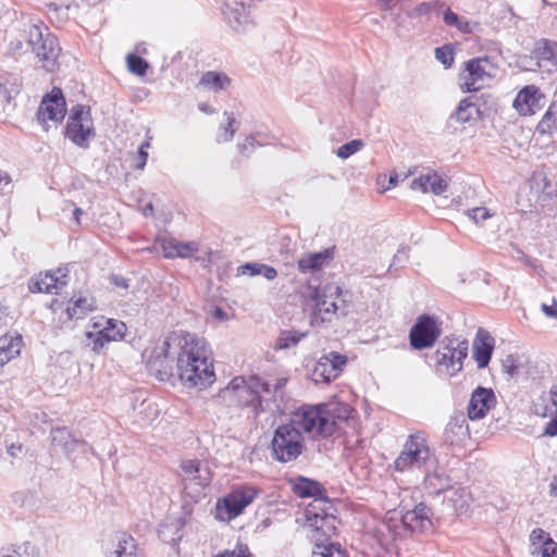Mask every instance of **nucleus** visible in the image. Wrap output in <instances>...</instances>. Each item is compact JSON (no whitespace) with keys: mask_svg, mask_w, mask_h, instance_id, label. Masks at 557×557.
I'll list each match as a JSON object with an SVG mask.
<instances>
[{"mask_svg":"<svg viewBox=\"0 0 557 557\" xmlns=\"http://www.w3.org/2000/svg\"><path fill=\"white\" fill-rule=\"evenodd\" d=\"M313 373L317 377H320L324 382H331L339 375L338 371L334 368V366H332V362L324 356L320 358Z\"/></svg>","mask_w":557,"mask_h":557,"instance_id":"obj_35","label":"nucleus"},{"mask_svg":"<svg viewBox=\"0 0 557 557\" xmlns=\"http://www.w3.org/2000/svg\"><path fill=\"white\" fill-rule=\"evenodd\" d=\"M499 66L492 57H478L462 63L459 73L460 88L465 92L479 91L488 87L498 74Z\"/></svg>","mask_w":557,"mask_h":557,"instance_id":"obj_6","label":"nucleus"},{"mask_svg":"<svg viewBox=\"0 0 557 557\" xmlns=\"http://www.w3.org/2000/svg\"><path fill=\"white\" fill-rule=\"evenodd\" d=\"M544 435L549 437L557 436V413L545 425Z\"/></svg>","mask_w":557,"mask_h":557,"instance_id":"obj_54","label":"nucleus"},{"mask_svg":"<svg viewBox=\"0 0 557 557\" xmlns=\"http://www.w3.org/2000/svg\"><path fill=\"white\" fill-rule=\"evenodd\" d=\"M332 259L333 252L330 249H325L320 252L308 253L298 260V269L304 273L309 271H318L330 263Z\"/></svg>","mask_w":557,"mask_h":557,"instance_id":"obj_29","label":"nucleus"},{"mask_svg":"<svg viewBox=\"0 0 557 557\" xmlns=\"http://www.w3.org/2000/svg\"><path fill=\"white\" fill-rule=\"evenodd\" d=\"M112 282L115 286L117 287H121V288H128V282L126 278L122 277V276H113L112 277Z\"/></svg>","mask_w":557,"mask_h":557,"instance_id":"obj_58","label":"nucleus"},{"mask_svg":"<svg viewBox=\"0 0 557 557\" xmlns=\"http://www.w3.org/2000/svg\"><path fill=\"white\" fill-rule=\"evenodd\" d=\"M324 357L332 362V366H334V368L338 371V374H341L343 367L347 362L346 356L339 355L337 352H331L330 355Z\"/></svg>","mask_w":557,"mask_h":557,"instance_id":"obj_51","label":"nucleus"},{"mask_svg":"<svg viewBox=\"0 0 557 557\" xmlns=\"http://www.w3.org/2000/svg\"><path fill=\"white\" fill-rule=\"evenodd\" d=\"M269 385L257 375L248 377L238 375L220 388L215 395L218 399L234 408H251L258 416L262 409V394L268 393Z\"/></svg>","mask_w":557,"mask_h":557,"instance_id":"obj_3","label":"nucleus"},{"mask_svg":"<svg viewBox=\"0 0 557 557\" xmlns=\"http://www.w3.org/2000/svg\"><path fill=\"white\" fill-rule=\"evenodd\" d=\"M64 134L78 147H88L89 138L94 135V123L88 107L77 104L71 109Z\"/></svg>","mask_w":557,"mask_h":557,"instance_id":"obj_12","label":"nucleus"},{"mask_svg":"<svg viewBox=\"0 0 557 557\" xmlns=\"http://www.w3.org/2000/svg\"><path fill=\"white\" fill-rule=\"evenodd\" d=\"M467 356V341H448L447 344L440 347L435 352V370L442 375L454 376L462 370L463 360Z\"/></svg>","mask_w":557,"mask_h":557,"instance_id":"obj_11","label":"nucleus"},{"mask_svg":"<svg viewBox=\"0 0 557 557\" xmlns=\"http://www.w3.org/2000/svg\"><path fill=\"white\" fill-rule=\"evenodd\" d=\"M212 557H255L248 545L237 542L233 549H224Z\"/></svg>","mask_w":557,"mask_h":557,"instance_id":"obj_42","label":"nucleus"},{"mask_svg":"<svg viewBox=\"0 0 557 557\" xmlns=\"http://www.w3.org/2000/svg\"><path fill=\"white\" fill-rule=\"evenodd\" d=\"M549 493L553 497L557 498V474L553 478L549 483Z\"/></svg>","mask_w":557,"mask_h":557,"instance_id":"obj_60","label":"nucleus"},{"mask_svg":"<svg viewBox=\"0 0 557 557\" xmlns=\"http://www.w3.org/2000/svg\"><path fill=\"white\" fill-rule=\"evenodd\" d=\"M541 309L546 317L557 320V300L555 298H553L550 305L542 304Z\"/></svg>","mask_w":557,"mask_h":557,"instance_id":"obj_53","label":"nucleus"},{"mask_svg":"<svg viewBox=\"0 0 557 557\" xmlns=\"http://www.w3.org/2000/svg\"><path fill=\"white\" fill-rule=\"evenodd\" d=\"M495 405L496 397L493 389L479 386L471 394L467 409L468 418L470 420H480L484 418Z\"/></svg>","mask_w":557,"mask_h":557,"instance_id":"obj_19","label":"nucleus"},{"mask_svg":"<svg viewBox=\"0 0 557 557\" xmlns=\"http://www.w3.org/2000/svg\"><path fill=\"white\" fill-rule=\"evenodd\" d=\"M141 359L160 382L177 379L188 389L203 391L216 380L210 344L189 331H172L163 339L151 341Z\"/></svg>","mask_w":557,"mask_h":557,"instance_id":"obj_1","label":"nucleus"},{"mask_svg":"<svg viewBox=\"0 0 557 557\" xmlns=\"http://www.w3.org/2000/svg\"><path fill=\"white\" fill-rule=\"evenodd\" d=\"M82 214H83V211H82V209H81V208H75V209H74V211H73V216H74V219H75V221H76V223H77V224H79V223H81V216H82Z\"/></svg>","mask_w":557,"mask_h":557,"instance_id":"obj_61","label":"nucleus"},{"mask_svg":"<svg viewBox=\"0 0 557 557\" xmlns=\"http://www.w3.org/2000/svg\"><path fill=\"white\" fill-rule=\"evenodd\" d=\"M408 534H422L433 529V511L430 506L421 502L412 509L406 510Z\"/></svg>","mask_w":557,"mask_h":557,"instance_id":"obj_18","label":"nucleus"},{"mask_svg":"<svg viewBox=\"0 0 557 557\" xmlns=\"http://www.w3.org/2000/svg\"><path fill=\"white\" fill-rule=\"evenodd\" d=\"M261 274L269 281L274 280L277 276V271L270 265L263 264L261 267Z\"/></svg>","mask_w":557,"mask_h":557,"instance_id":"obj_55","label":"nucleus"},{"mask_svg":"<svg viewBox=\"0 0 557 557\" xmlns=\"http://www.w3.org/2000/svg\"><path fill=\"white\" fill-rule=\"evenodd\" d=\"M200 85L209 90L220 91L231 85V78L224 73L208 71L201 76Z\"/></svg>","mask_w":557,"mask_h":557,"instance_id":"obj_33","label":"nucleus"},{"mask_svg":"<svg viewBox=\"0 0 557 557\" xmlns=\"http://www.w3.org/2000/svg\"><path fill=\"white\" fill-rule=\"evenodd\" d=\"M261 267L262 263L258 262H249L244 265H242L239 269L242 270V273H248L249 275H259L261 274Z\"/></svg>","mask_w":557,"mask_h":557,"instance_id":"obj_52","label":"nucleus"},{"mask_svg":"<svg viewBox=\"0 0 557 557\" xmlns=\"http://www.w3.org/2000/svg\"><path fill=\"white\" fill-rule=\"evenodd\" d=\"M534 412L537 414V416H541V417H546L547 416V409L544 408L543 410H539L536 407L534 408Z\"/></svg>","mask_w":557,"mask_h":557,"instance_id":"obj_64","label":"nucleus"},{"mask_svg":"<svg viewBox=\"0 0 557 557\" xmlns=\"http://www.w3.org/2000/svg\"><path fill=\"white\" fill-rule=\"evenodd\" d=\"M247 5V2L244 0H226L223 12L228 18H234L238 22L240 15L245 13Z\"/></svg>","mask_w":557,"mask_h":557,"instance_id":"obj_37","label":"nucleus"},{"mask_svg":"<svg viewBox=\"0 0 557 557\" xmlns=\"http://www.w3.org/2000/svg\"><path fill=\"white\" fill-rule=\"evenodd\" d=\"M18 94L16 81L8 75L0 76V113L4 112Z\"/></svg>","mask_w":557,"mask_h":557,"instance_id":"obj_31","label":"nucleus"},{"mask_svg":"<svg viewBox=\"0 0 557 557\" xmlns=\"http://www.w3.org/2000/svg\"><path fill=\"white\" fill-rule=\"evenodd\" d=\"M537 128L542 133H552L557 128V101L550 103Z\"/></svg>","mask_w":557,"mask_h":557,"instance_id":"obj_36","label":"nucleus"},{"mask_svg":"<svg viewBox=\"0 0 557 557\" xmlns=\"http://www.w3.org/2000/svg\"><path fill=\"white\" fill-rule=\"evenodd\" d=\"M308 298L314 302L311 313V325L319 326L330 322L337 312L336 299L341 294L338 286H324L323 288L308 285Z\"/></svg>","mask_w":557,"mask_h":557,"instance_id":"obj_10","label":"nucleus"},{"mask_svg":"<svg viewBox=\"0 0 557 557\" xmlns=\"http://www.w3.org/2000/svg\"><path fill=\"white\" fill-rule=\"evenodd\" d=\"M224 115L226 117V125L220 132L219 140L231 141L235 136L238 123L234 113L225 112Z\"/></svg>","mask_w":557,"mask_h":557,"instance_id":"obj_40","label":"nucleus"},{"mask_svg":"<svg viewBox=\"0 0 557 557\" xmlns=\"http://www.w3.org/2000/svg\"><path fill=\"white\" fill-rule=\"evenodd\" d=\"M363 147V143L360 139L351 140L342 147L337 151V156L342 159H347L351 154L356 153Z\"/></svg>","mask_w":557,"mask_h":557,"instance_id":"obj_44","label":"nucleus"},{"mask_svg":"<svg viewBox=\"0 0 557 557\" xmlns=\"http://www.w3.org/2000/svg\"><path fill=\"white\" fill-rule=\"evenodd\" d=\"M338 523L336 508L327 497L313 499L307 505L302 528L313 543L331 542V537L336 534Z\"/></svg>","mask_w":557,"mask_h":557,"instance_id":"obj_4","label":"nucleus"},{"mask_svg":"<svg viewBox=\"0 0 557 557\" xmlns=\"http://www.w3.org/2000/svg\"><path fill=\"white\" fill-rule=\"evenodd\" d=\"M549 397L553 406L557 408V385H554L549 389Z\"/></svg>","mask_w":557,"mask_h":557,"instance_id":"obj_59","label":"nucleus"},{"mask_svg":"<svg viewBox=\"0 0 557 557\" xmlns=\"http://www.w3.org/2000/svg\"><path fill=\"white\" fill-rule=\"evenodd\" d=\"M126 324L115 319L94 317L85 333L87 346L95 354H100L110 343L122 341L126 334Z\"/></svg>","mask_w":557,"mask_h":557,"instance_id":"obj_8","label":"nucleus"},{"mask_svg":"<svg viewBox=\"0 0 557 557\" xmlns=\"http://www.w3.org/2000/svg\"><path fill=\"white\" fill-rule=\"evenodd\" d=\"M149 214H152L153 213V207L151 203L147 205L145 208H144V214L145 215H148Z\"/></svg>","mask_w":557,"mask_h":557,"instance_id":"obj_63","label":"nucleus"},{"mask_svg":"<svg viewBox=\"0 0 557 557\" xmlns=\"http://www.w3.org/2000/svg\"><path fill=\"white\" fill-rule=\"evenodd\" d=\"M530 70L547 73L557 72V41L542 38L534 44L530 52Z\"/></svg>","mask_w":557,"mask_h":557,"instance_id":"obj_15","label":"nucleus"},{"mask_svg":"<svg viewBox=\"0 0 557 557\" xmlns=\"http://www.w3.org/2000/svg\"><path fill=\"white\" fill-rule=\"evenodd\" d=\"M24 346V338L17 332L0 335V370L20 358Z\"/></svg>","mask_w":557,"mask_h":557,"instance_id":"obj_21","label":"nucleus"},{"mask_svg":"<svg viewBox=\"0 0 557 557\" xmlns=\"http://www.w3.org/2000/svg\"><path fill=\"white\" fill-rule=\"evenodd\" d=\"M66 114V101L63 91L53 87L50 92L44 96L37 112V121L45 132L51 126H58Z\"/></svg>","mask_w":557,"mask_h":557,"instance_id":"obj_13","label":"nucleus"},{"mask_svg":"<svg viewBox=\"0 0 557 557\" xmlns=\"http://www.w3.org/2000/svg\"><path fill=\"white\" fill-rule=\"evenodd\" d=\"M126 63L128 71L138 76H144L149 67L148 62L136 54H128L126 57Z\"/></svg>","mask_w":557,"mask_h":557,"instance_id":"obj_38","label":"nucleus"},{"mask_svg":"<svg viewBox=\"0 0 557 557\" xmlns=\"http://www.w3.org/2000/svg\"><path fill=\"white\" fill-rule=\"evenodd\" d=\"M270 448L274 460L287 463L296 460L304 453L306 441L302 432L288 420L275 429Z\"/></svg>","mask_w":557,"mask_h":557,"instance_id":"obj_7","label":"nucleus"},{"mask_svg":"<svg viewBox=\"0 0 557 557\" xmlns=\"http://www.w3.org/2000/svg\"><path fill=\"white\" fill-rule=\"evenodd\" d=\"M431 458V448L423 432L411 433L404 447L394 461V469L398 472L421 469Z\"/></svg>","mask_w":557,"mask_h":557,"instance_id":"obj_9","label":"nucleus"},{"mask_svg":"<svg viewBox=\"0 0 557 557\" xmlns=\"http://www.w3.org/2000/svg\"><path fill=\"white\" fill-rule=\"evenodd\" d=\"M259 490L248 483L236 484L215 502L213 517L219 522L228 523L244 513L259 495Z\"/></svg>","mask_w":557,"mask_h":557,"instance_id":"obj_5","label":"nucleus"},{"mask_svg":"<svg viewBox=\"0 0 557 557\" xmlns=\"http://www.w3.org/2000/svg\"><path fill=\"white\" fill-rule=\"evenodd\" d=\"M71 433L66 428H57L51 432V442L57 445L67 446Z\"/></svg>","mask_w":557,"mask_h":557,"instance_id":"obj_45","label":"nucleus"},{"mask_svg":"<svg viewBox=\"0 0 557 557\" xmlns=\"http://www.w3.org/2000/svg\"><path fill=\"white\" fill-rule=\"evenodd\" d=\"M49 307L53 312H57V310L61 307V304L57 299H53Z\"/></svg>","mask_w":557,"mask_h":557,"instance_id":"obj_62","label":"nucleus"},{"mask_svg":"<svg viewBox=\"0 0 557 557\" xmlns=\"http://www.w3.org/2000/svg\"><path fill=\"white\" fill-rule=\"evenodd\" d=\"M181 469L185 480L195 481L198 485L206 486L211 481L210 472L202 473L201 462L198 459L183 460Z\"/></svg>","mask_w":557,"mask_h":557,"instance_id":"obj_30","label":"nucleus"},{"mask_svg":"<svg viewBox=\"0 0 557 557\" xmlns=\"http://www.w3.org/2000/svg\"><path fill=\"white\" fill-rule=\"evenodd\" d=\"M473 109L474 104L471 101L468 99L461 100L456 111L457 120L460 122H468L471 119V114L468 111Z\"/></svg>","mask_w":557,"mask_h":557,"instance_id":"obj_46","label":"nucleus"},{"mask_svg":"<svg viewBox=\"0 0 557 557\" xmlns=\"http://www.w3.org/2000/svg\"><path fill=\"white\" fill-rule=\"evenodd\" d=\"M411 189L422 194L441 195L446 191L448 182L442 177L436 171L429 170L421 173L411 182Z\"/></svg>","mask_w":557,"mask_h":557,"instance_id":"obj_22","label":"nucleus"},{"mask_svg":"<svg viewBox=\"0 0 557 557\" xmlns=\"http://www.w3.org/2000/svg\"><path fill=\"white\" fill-rule=\"evenodd\" d=\"M383 524L394 540L406 539L409 536L407 530L406 515L404 510L398 508L386 511Z\"/></svg>","mask_w":557,"mask_h":557,"instance_id":"obj_27","label":"nucleus"},{"mask_svg":"<svg viewBox=\"0 0 557 557\" xmlns=\"http://www.w3.org/2000/svg\"><path fill=\"white\" fill-rule=\"evenodd\" d=\"M211 315L214 320L216 321H226L228 320V315L227 313L220 307H215L212 312H211Z\"/></svg>","mask_w":557,"mask_h":557,"instance_id":"obj_56","label":"nucleus"},{"mask_svg":"<svg viewBox=\"0 0 557 557\" xmlns=\"http://www.w3.org/2000/svg\"><path fill=\"white\" fill-rule=\"evenodd\" d=\"M544 94L535 85H527L520 89L513 99L512 107L522 116L535 114L542 108Z\"/></svg>","mask_w":557,"mask_h":557,"instance_id":"obj_17","label":"nucleus"},{"mask_svg":"<svg viewBox=\"0 0 557 557\" xmlns=\"http://www.w3.org/2000/svg\"><path fill=\"white\" fill-rule=\"evenodd\" d=\"M13 557H38V553L34 545L23 543L13 549Z\"/></svg>","mask_w":557,"mask_h":557,"instance_id":"obj_48","label":"nucleus"},{"mask_svg":"<svg viewBox=\"0 0 557 557\" xmlns=\"http://www.w3.org/2000/svg\"><path fill=\"white\" fill-rule=\"evenodd\" d=\"M69 283V271L59 268L54 271L40 272L30 278L28 289L32 293L58 294Z\"/></svg>","mask_w":557,"mask_h":557,"instance_id":"obj_16","label":"nucleus"},{"mask_svg":"<svg viewBox=\"0 0 557 557\" xmlns=\"http://www.w3.org/2000/svg\"><path fill=\"white\" fill-rule=\"evenodd\" d=\"M494 346L495 341L490 332L480 327L476 331L472 344L473 359L475 360L478 368L483 369L487 367L494 350Z\"/></svg>","mask_w":557,"mask_h":557,"instance_id":"obj_23","label":"nucleus"},{"mask_svg":"<svg viewBox=\"0 0 557 557\" xmlns=\"http://www.w3.org/2000/svg\"><path fill=\"white\" fill-rule=\"evenodd\" d=\"M302 337H304V334L297 333L295 331L282 332L276 341V348L277 349H287L292 346L297 345Z\"/></svg>","mask_w":557,"mask_h":557,"instance_id":"obj_39","label":"nucleus"},{"mask_svg":"<svg viewBox=\"0 0 557 557\" xmlns=\"http://www.w3.org/2000/svg\"><path fill=\"white\" fill-rule=\"evenodd\" d=\"M150 146V138H148L139 146L138 151L132 156V166L134 169L143 170L145 168Z\"/></svg>","mask_w":557,"mask_h":557,"instance_id":"obj_41","label":"nucleus"},{"mask_svg":"<svg viewBox=\"0 0 557 557\" xmlns=\"http://www.w3.org/2000/svg\"><path fill=\"white\" fill-rule=\"evenodd\" d=\"M7 454L12 458H17L24 450V445L21 441H5Z\"/></svg>","mask_w":557,"mask_h":557,"instance_id":"obj_49","label":"nucleus"},{"mask_svg":"<svg viewBox=\"0 0 557 557\" xmlns=\"http://www.w3.org/2000/svg\"><path fill=\"white\" fill-rule=\"evenodd\" d=\"M311 557H349V555L338 542H320L313 544Z\"/></svg>","mask_w":557,"mask_h":557,"instance_id":"obj_32","label":"nucleus"},{"mask_svg":"<svg viewBox=\"0 0 557 557\" xmlns=\"http://www.w3.org/2000/svg\"><path fill=\"white\" fill-rule=\"evenodd\" d=\"M95 310V302L91 297L74 296L72 297L64 310L65 321L72 319H83L88 312Z\"/></svg>","mask_w":557,"mask_h":557,"instance_id":"obj_28","label":"nucleus"},{"mask_svg":"<svg viewBox=\"0 0 557 557\" xmlns=\"http://www.w3.org/2000/svg\"><path fill=\"white\" fill-rule=\"evenodd\" d=\"M435 57L446 69L451 67L455 61L454 49L447 45L436 48Z\"/></svg>","mask_w":557,"mask_h":557,"instance_id":"obj_43","label":"nucleus"},{"mask_svg":"<svg viewBox=\"0 0 557 557\" xmlns=\"http://www.w3.org/2000/svg\"><path fill=\"white\" fill-rule=\"evenodd\" d=\"M441 334V323L437 319L429 314H422L409 331V343L417 350L431 348Z\"/></svg>","mask_w":557,"mask_h":557,"instance_id":"obj_14","label":"nucleus"},{"mask_svg":"<svg viewBox=\"0 0 557 557\" xmlns=\"http://www.w3.org/2000/svg\"><path fill=\"white\" fill-rule=\"evenodd\" d=\"M468 215L475 223L483 222V221L487 220L488 218H491V213L488 212V210L483 207H478V208H473V209L469 210Z\"/></svg>","mask_w":557,"mask_h":557,"instance_id":"obj_50","label":"nucleus"},{"mask_svg":"<svg viewBox=\"0 0 557 557\" xmlns=\"http://www.w3.org/2000/svg\"><path fill=\"white\" fill-rule=\"evenodd\" d=\"M59 53V47L53 37L47 36L41 46L37 48V55L45 61V67L53 65Z\"/></svg>","mask_w":557,"mask_h":557,"instance_id":"obj_34","label":"nucleus"},{"mask_svg":"<svg viewBox=\"0 0 557 557\" xmlns=\"http://www.w3.org/2000/svg\"><path fill=\"white\" fill-rule=\"evenodd\" d=\"M13 317L11 314L10 307L8 305L7 298H0V329L8 326Z\"/></svg>","mask_w":557,"mask_h":557,"instance_id":"obj_47","label":"nucleus"},{"mask_svg":"<svg viewBox=\"0 0 557 557\" xmlns=\"http://www.w3.org/2000/svg\"><path fill=\"white\" fill-rule=\"evenodd\" d=\"M444 22L450 26L456 25L458 22V15L448 9L444 14Z\"/></svg>","mask_w":557,"mask_h":557,"instance_id":"obj_57","label":"nucleus"},{"mask_svg":"<svg viewBox=\"0 0 557 557\" xmlns=\"http://www.w3.org/2000/svg\"><path fill=\"white\" fill-rule=\"evenodd\" d=\"M115 557H145L137 541L127 532H117L113 537Z\"/></svg>","mask_w":557,"mask_h":557,"instance_id":"obj_26","label":"nucleus"},{"mask_svg":"<svg viewBox=\"0 0 557 557\" xmlns=\"http://www.w3.org/2000/svg\"><path fill=\"white\" fill-rule=\"evenodd\" d=\"M531 554L534 557H557V542L541 528H535L530 534Z\"/></svg>","mask_w":557,"mask_h":557,"instance_id":"obj_24","label":"nucleus"},{"mask_svg":"<svg viewBox=\"0 0 557 557\" xmlns=\"http://www.w3.org/2000/svg\"><path fill=\"white\" fill-rule=\"evenodd\" d=\"M352 409L341 403L302 405L292 411L289 422L302 433L312 437H330L336 430V423L347 420Z\"/></svg>","mask_w":557,"mask_h":557,"instance_id":"obj_2","label":"nucleus"},{"mask_svg":"<svg viewBox=\"0 0 557 557\" xmlns=\"http://www.w3.org/2000/svg\"><path fill=\"white\" fill-rule=\"evenodd\" d=\"M156 243L162 250L166 259L189 258L199 251V245L196 242H181L172 236H162L156 239Z\"/></svg>","mask_w":557,"mask_h":557,"instance_id":"obj_20","label":"nucleus"},{"mask_svg":"<svg viewBox=\"0 0 557 557\" xmlns=\"http://www.w3.org/2000/svg\"><path fill=\"white\" fill-rule=\"evenodd\" d=\"M288 484L290 485L293 493L299 498L312 497L313 499H317L320 497H326L325 488L315 480L298 475L296 478L288 479Z\"/></svg>","mask_w":557,"mask_h":557,"instance_id":"obj_25","label":"nucleus"}]
</instances>
